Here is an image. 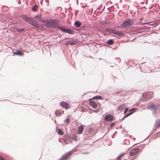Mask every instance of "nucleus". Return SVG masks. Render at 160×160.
<instances>
[{
    "mask_svg": "<svg viewBox=\"0 0 160 160\" xmlns=\"http://www.w3.org/2000/svg\"><path fill=\"white\" fill-rule=\"evenodd\" d=\"M59 24V21L56 19H50L46 21V26L49 28H54Z\"/></svg>",
    "mask_w": 160,
    "mask_h": 160,
    "instance_id": "nucleus-1",
    "label": "nucleus"
},
{
    "mask_svg": "<svg viewBox=\"0 0 160 160\" xmlns=\"http://www.w3.org/2000/svg\"><path fill=\"white\" fill-rule=\"evenodd\" d=\"M133 23L132 19H128L124 21L122 24V26L124 27H128L131 26Z\"/></svg>",
    "mask_w": 160,
    "mask_h": 160,
    "instance_id": "nucleus-2",
    "label": "nucleus"
},
{
    "mask_svg": "<svg viewBox=\"0 0 160 160\" xmlns=\"http://www.w3.org/2000/svg\"><path fill=\"white\" fill-rule=\"evenodd\" d=\"M58 28L63 32L67 33L69 34H72L74 33V31L69 28H65L62 27H58Z\"/></svg>",
    "mask_w": 160,
    "mask_h": 160,
    "instance_id": "nucleus-3",
    "label": "nucleus"
},
{
    "mask_svg": "<svg viewBox=\"0 0 160 160\" xmlns=\"http://www.w3.org/2000/svg\"><path fill=\"white\" fill-rule=\"evenodd\" d=\"M152 92H146L142 94V96L146 100H148L153 97Z\"/></svg>",
    "mask_w": 160,
    "mask_h": 160,
    "instance_id": "nucleus-4",
    "label": "nucleus"
},
{
    "mask_svg": "<svg viewBox=\"0 0 160 160\" xmlns=\"http://www.w3.org/2000/svg\"><path fill=\"white\" fill-rule=\"evenodd\" d=\"M72 154L71 152H68L63 155L61 157V160H68L70 158V156Z\"/></svg>",
    "mask_w": 160,
    "mask_h": 160,
    "instance_id": "nucleus-5",
    "label": "nucleus"
},
{
    "mask_svg": "<svg viewBox=\"0 0 160 160\" xmlns=\"http://www.w3.org/2000/svg\"><path fill=\"white\" fill-rule=\"evenodd\" d=\"M139 151L138 148L130 150L129 152V154L131 156H133L136 155Z\"/></svg>",
    "mask_w": 160,
    "mask_h": 160,
    "instance_id": "nucleus-6",
    "label": "nucleus"
},
{
    "mask_svg": "<svg viewBox=\"0 0 160 160\" xmlns=\"http://www.w3.org/2000/svg\"><path fill=\"white\" fill-rule=\"evenodd\" d=\"M104 119L105 121L111 122L113 120L114 118L110 115H107L105 116Z\"/></svg>",
    "mask_w": 160,
    "mask_h": 160,
    "instance_id": "nucleus-7",
    "label": "nucleus"
},
{
    "mask_svg": "<svg viewBox=\"0 0 160 160\" xmlns=\"http://www.w3.org/2000/svg\"><path fill=\"white\" fill-rule=\"evenodd\" d=\"M60 103V105L64 108H67L69 107V104L68 103L64 101L61 102Z\"/></svg>",
    "mask_w": 160,
    "mask_h": 160,
    "instance_id": "nucleus-8",
    "label": "nucleus"
},
{
    "mask_svg": "<svg viewBox=\"0 0 160 160\" xmlns=\"http://www.w3.org/2000/svg\"><path fill=\"white\" fill-rule=\"evenodd\" d=\"M126 106L125 104H122L119 106L118 108V109L119 111H120L121 112H122L123 110L124 109L126 108Z\"/></svg>",
    "mask_w": 160,
    "mask_h": 160,
    "instance_id": "nucleus-9",
    "label": "nucleus"
},
{
    "mask_svg": "<svg viewBox=\"0 0 160 160\" xmlns=\"http://www.w3.org/2000/svg\"><path fill=\"white\" fill-rule=\"evenodd\" d=\"M160 126V120H158L155 121L154 124V127L155 129H157V128Z\"/></svg>",
    "mask_w": 160,
    "mask_h": 160,
    "instance_id": "nucleus-10",
    "label": "nucleus"
},
{
    "mask_svg": "<svg viewBox=\"0 0 160 160\" xmlns=\"http://www.w3.org/2000/svg\"><path fill=\"white\" fill-rule=\"evenodd\" d=\"M30 23L36 28H39V24L37 22L35 21H31Z\"/></svg>",
    "mask_w": 160,
    "mask_h": 160,
    "instance_id": "nucleus-11",
    "label": "nucleus"
},
{
    "mask_svg": "<svg viewBox=\"0 0 160 160\" xmlns=\"http://www.w3.org/2000/svg\"><path fill=\"white\" fill-rule=\"evenodd\" d=\"M13 54L19 56H22L24 54L20 50H18L14 52Z\"/></svg>",
    "mask_w": 160,
    "mask_h": 160,
    "instance_id": "nucleus-12",
    "label": "nucleus"
},
{
    "mask_svg": "<svg viewBox=\"0 0 160 160\" xmlns=\"http://www.w3.org/2000/svg\"><path fill=\"white\" fill-rule=\"evenodd\" d=\"M112 32L113 33L117 35L118 36H121L122 35V33L118 31H116L115 30H113L112 31Z\"/></svg>",
    "mask_w": 160,
    "mask_h": 160,
    "instance_id": "nucleus-13",
    "label": "nucleus"
},
{
    "mask_svg": "<svg viewBox=\"0 0 160 160\" xmlns=\"http://www.w3.org/2000/svg\"><path fill=\"white\" fill-rule=\"evenodd\" d=\"M91 105L94 108H97V104L96 102L94 101H91L90 102Z\"/></svg>",
    "mask_w": 160,
    "mask_h": 160,
    "instance_id": "nucleus-14",
    "label": "nucleus"
},
{
    "mask_svg": "<svg viewBox=\"0 0 160 160\" xmlns=\"http://www.w3.org/2000/svg\"><path fill=\"white\" fill-rule=\"evenodd\" d=\"M81 22L79 21H76L74 23L75 25L77 27H79L81 25Z\"/></svg>",
    "mask_w": 160,
    "mask_h": 160,
    "instance_id": "nucleus-15",
    "label": "nucleus"
},
{
    "mask_svg": "<svg viewBox=\"0 0 160 160\" xmlns=\"http://www.w3.org/2000/svg\"><path fill=\"white\" fill-rule=\"evenodd\" d=\"M23 18L26 21H27L29 23H30V22H31L32 21H31V18H29L28 17H26L25 16H24L23 17Z\"/></svg>",
    "mask_w": 160,
    "mask_h": 160,
    "instance_id": "nucleus-16",
    "label": "nucleus"
},
{
    "mask_svg": "<svg viewBox=\"0 0 160 160\" xmlns=\"http://www.w3.org/2000/svg\"><path fill=\"white\" fill-rule=\"evenodd\" d=\"M107 42L108 45H111L113 43V42L112 40L111 39L108 41Z\"/></svg>",
    "mask_w": 160,
    "mask_h": 160,
    "instance_id": "nucleus-17",
    "label": "nucleus"
},
{
    "mask_svg": "<svg viewBox=\"0 0 160 160\" xmlns=\"http://www.w3.org/2000/svg\"><path fill=\"white\" fill-rule=\"evenodd\" d=\"M137 110V108H133L129 110V112H132V113Z\"/></svg>",
    "mask_w": 160,
    "mask_h": 160,
    "instance_id": "nucleus-18",
    "label": "nucleus"
},
{
    "mask_svg": "<svg viewBox=\"0 0 160 160\" xmlns=\"http://www.w3.org/2000/svg\"><path fill=\"white\" fill-rule=\"evenodd\" d=\"M60 112L59 110H57L55 112V114L57 116H60Z\"/></svg>",
    "mask_w": 160,
    "mask_h": 160,
    "instance_id": "nucleus-19",
    "label": "nucleus"
},
{
    "mask_svg": "<svg viewBox=\"0 0 160 160\" xmlns=\"http://www.w3.org/2000/svg\"><path fill=\"white\" fill-rule=\"evenodd\" d=\"M102 98V97L100 96H96L93 97L92 98L93 99H101Z\"/></svg>",
    "mask_w": 160,
    "mask_h": 160,
    "instance_id": "nucleus-20",
    "label": "nucleus"
},
{
    "mask_svg": "<svg viewBox=\"0 0 160 160\" xmlns=\"http://www.w3.org/2000/svg\"><path fill=\"white\" fill-rule=\"evenodd\" d=\"M64 122L66 123V124H68L69 122V118H67L64 121Z\"/></svg>",
    "mask_w": 160,
    "mask_h": 160,
    "instance_id": "nucleus-21",
    "label": "nucleus"
},
{
    "mask_svg": "<svg viewBox=\"0 0 160 160\" xmlns=\"http://www.w3.org/2000/svg\"><path fill=\"white\" fill-rule=\"evenodd\" d=\"M34 18H37L38 20L39 21H41V16L40 15H37L35 16H34Z\"/></svg>",
    "mask_w": 160,
    "mask_h": 160,
    "instance_id": "nucleus-22",
    "label": "nucleus"
},
{
    "mask_svg": "<svg viewBox=\"0 0 160 160\" xmlns=\"http://www.w3.org/2000/svg\"><path fill=\"white\" fill-rule=\"evenodd\" d=\"M71 45H75L77 43V41L76 40L74 41L71 42Z\"/></svg>",
    "mask_w": 160,
    "mask_h": 160,
    "instance_id": "nucleus-23",
    "label": "nucleus"
},
{
    "mask_svg": "<svg viewBox=\"0 0 160 160\" xmlns=\"http://www.w3.org/2000/svg\"><path fill=\"white\" fill-rule=\"evenodd\" d=\"M83 127L82 125H81L79 126L78 128V130H83Z\"/></svg>",
    "mask_w": 160,
    "mask_h": 160,
    "instance_id": "nucleus-24",
    "label": "nucleus"
},
{
    "mask_svg": "<svg viewBox=\"0 0 160 160\" xmlns=\"http://www.w3.org/2000/svg\"><path fill=\"white\" fill-rule=\"evenodd\" d=\"M72 138L74 140H77V137L76 136L74 135H73L72 136Z\"/></svg>",
    "mask_w": 160,
    "mask_h": 160,
    "instance_id": "nucleus-25",
    "label": "nucleus"
},
{
    "mask_svg": "<svg viewBox=\"0 0 160 160\" xmlns=\"http://www.w3.org/2000/svg\"><path fill=\"white\" fill-rule=\"evenodd\" d=\"M37 7V6L36 5H35L34 6H33V7H32V11H35L36 9V8Z\"/></svg>",
    "mask_w": 160,
    "mask_h": 160,
    "instance_id": "nucleus-26",
    "label": "nucleus"
},
{
    "mask_svg": "<svg viewBox=\"0 0 160 160\" xmlns=\"http://www.w3.org/2000/svg\"><path fill=\"white\" fill-rule=\"evenodd\" d=\"M115 124H116V123H115V122H112L111 124V128L112 129V128L114 126H115Z\"/></svg>",
    "mask_w": 160,
    "mask_h": 160,
    "instance_id": "nucleus-27",
    "label": "nucleus"
},
{
    "mask_svg": "<svg viewBox=\"0 0 160 160\" xmlns=\"http://www.w3.org/2000/svg\"><path fill=\"white\" fill-rule=\"evenodd\" d=\"M58 134L61 135H63V132H62V131H58Z\"/></svg>",
    "mask_w": 160,
    "mask_h": 160,
    "instance_id": "nucleus-28",
    "label": "nucleus"
},
{
    "mask_svg": "<svg viewBox=\"0 0 160 160\" xmlns=\"http://www.w3.org/2000/svg\"><path fill=\"white\" fill-rule=\"evenodd\" d=\"M132 112H130L129 113H128L125 116V118H127L129 116V115H131L132 114Z\"/></svg>",
    "mask_w": 160,
    "mask_h": 160,
    "instance_id": "nucleus-29",
    "label": "nucleus"
},
{
    "mask_svg": "<svg viewBox=\"0 0 160 160\" xmlns=\"http://www.w3.org/2000/svg\"><path fill=\"white\" fill-rule=\"evenodd\" d=\"M128 110V108H125V110L124 111V113H125L127 112Z\"/></svg>",
    "mask_w": 160,
    "mask_h": 160,
    "instance_id": "nucleus-30",
    "label": "nucleus"
},
{
    "mask_svg": "<svg viewBox=\"0 0 160 160\" xmlns=\"http://www.w3.org/2000/svg\"><path fill=\"white\" fill-rule=\"evenodd\" d=\"M82 132V131H78V134H81Z\"/></svg>",
    "mask_w": 160,
    "mask_h": 160,
    "instance_id": "nucleus-31",
    "label": "nucleus"
},
{
    "mask_svg": "<svg viewBox=\"0 0 160 160\" xmlns=\"http://www.w3.org/2000/svg\"><path fill=\"white\" fill-rule=\"evenodd\" d=\"M0 160H5V159L3 158L1 156H0Z\"/></svg>",
    "mask_w": 160,
    "mask_h": 160,
    "instance_id": "nucleus-32",
    "label": "nucleus"
},
{
    "mask_svg": "<svg viewBox=\"0 0 160 160\" xmlns=\"http://www.w3.org/2000/svg\"><path fill=\"white\" fill-rule=\"evenodd\" d=\"M24 28H22L21 29H19V31H22L24 30Z\"/></svg>",
    "mask_w": 160,
    "mask_h": 160,
    "instance_id": "nucleus-33",
    "label": "nucleus"
},
{
    "mask_svg": "<svg viewBox=\"0 0 160 160\" xmlns=\"http://www.w3.org/2000/svg\"><path fill=\"white\" fill-rule=\"evenodd\" d=\"M66 45H71V42H67L66 43Z\"/></svg>",
    "mask_w": 160,
    "mask_h": 160,
    "instance_id": "nucleus-34",
    "label": "nucleus"
},
{
    "mask_svg": "<svg viewBox=\"0 0 160 160\" xmlns=\"http://www.w3.org/2000/svg\"><path fill=\"white\" fill-rule=\"evenodd\" d=\"M122 156H123V154L120 155V156H119V157H118V158H121L122 157Z\"/></svg>",
    "mask_w": 160,
    "mask_h": 160,
    "instance_id": "nucleus-35",
    "label": "nucleus"
},
{
    "mask_svg": "<svg viewBox=\"0 0 160 160\" xmlns=\"http://www.w3.org/2000/svg\"><path fill=\"white\" fill-rule=\"evenodd\" d=\"M121 160L120 158H117V160Z\"/></svg>",
    "mask_w": 160,
    "mask_h": 160,
    "instance_id": "nucleus-36",
    "label": "nucleus"
},
{
    "mask_svg": "<svg viewBox=\"0 0 160 160\" xmlns=\"http://www.w3.org/2000/svg\"><path fill=\"white\" fill-rule=\"evenodd\" d=\"M58 130H61V129H58Z\"/></svg>",
    "mask_w": 160,
    "mask_h": 160,
    "instance_id": "nucleus-37",
    "label": "nucleus"
},
{
    "mask_svg": "<svg viewBox=\"0 0 160 160\" xmlns=\"http://www.w3.org/2000/svg\"><path fill=\"white\" fill-rule=\"evenodd\" d=\"M77 0V2L78 3V0Z\"/></svg>",
    "mask_w": 160,
    "mask_h": 160,
    "instance_id": "nucleus-38",
    "label": "nucleus"
},
{
    "mask_svg": "<svg viewBox=\"0 0 160 160\" xmlns=\"http://www.w3.org/2000/svg\"><path fill=\"white\" fill-rule=\"evenodd\" d=\"M123 160H126L125 159H123Z\"/></svg>",
    "mask_w": 160,
    "mask_h": 160,
    "instance_id": "nucleus-39",
    "label": "nucleus"
}]
</instances>
